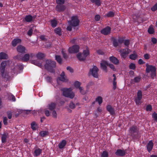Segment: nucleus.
Wrapping results in <instances>:
<instances>
[{"mask_svg":"<svg viewBox=\"0 0 157 157\" xmlns=\"http://www.w3.org/2000/svg\"><path fill=\"white\" fill-rule=\"evenodd\" d=\"M56 62L51 59H47L45 61L44 67L45 69L51 73L55 72L54 68L56 67Z\"/></svg>","mask_w":157,"mask_h":157,"instance_id":"f257e3e1","label":"nucleus"},{"mask_svg":"<svg viewBox=\"0 0 157 157\" xmlns=\"http://www.w3.org/2000/svg\"><path fill=\"white\" fill-rule=\"evenodd\" d=\"M139 129L136 125H133L129 129L130 135L133 138H136L138 136Z\"/></svg>","mask_w":157,"mask_h":157,"instance_id":"f03ea898","label":"nucleus"},{"mask_svg":"<svg viewBox=\"0 0 157 157\" xmlns=\"http://www.w3.org/2000/svg\"><path fill=\"white\" fill-rule=\"evenodd\" d=\"M72 89L71 88H64L61 90L63 92V96L72 99L75 96V94L71 91Z\"/></svg>","mask_w":157,"mask_h":157,"instance_id":"7ed1b4c3","label":"nucleus"},{"mask_svg":"<svg viewBox=\"0 0 157 157\" xmlns=\"http://www.w3.org/2000/svg\"><path fill=\"white\" fill-rule=\"evenodd\" d=\"M14 59L19 60H21L23 62H27L29 59V55L26 53L23 56L22 54H18L14 57Z\"/></svg>","mask_w":157,"mask_h":157,"instance_id":"20e7f679","label":"nucleus"},{"mask_svg":"<svg viewBox=\"0 0 157 157\" xmlns=\"http://www.w3.org/2000/svg\"><path fill=\"white\" fill-rule=\"evenodd\" d=\"M119 52L122 58L124 59L126 58L128 54L131 52V50L129 48H126L121 49Z\"/></svg>","mask_w":157,"mask_h":157,"instance_id":"39448f33","label":"nucleus"},{"mask_svg":"<svg viewBox=\"0 0 157 157\" xmlns=\"http://www.w3.org/2000/svg\"><path fill=\"white\" fill-rule=\"evenodd\" d=\"M137 95V96L135 98L134 101L136 105H140L142 103V102L141 101V100L143 97L142 91L140 90H138Z\"/></svg>","mask_w":157,"mask_h":157,"instance_id":"423d86ee","label":"nucleus"},{"mask_svg":"<svg viewBox=\"0 0 157 157\" xmlns=\"http://www.w3.org/2000/svg\"><path fill=\"white\" fill-rule=\"evenodd\" d=\"M79 20H78L77 16H73L71 18V20L70 21V25L73 26L75 27L79 25Z\"/></svg>","mask_w":157,"mask_h":157,"instance_id":"0eeeda50","label":"nucleus"},{"mask_svg":"<svg viewBox=\"0 0 157 157\" xmlns=\"http://www.w3.org/2000/svg\"><path fill=\"white\" fill-rule=\"evenodd\" d=\"M99 69L98 68L95 66H94L92 69H90V73L95 78H98V71Z\"/></svg>","mask_w":157,"mask_h":157,"instance_id":"6e6552de","label":"nucleus"},{"mask_svg":"<svg viewBox=\"0 0 157 157\" xmlns=\"http://www.w3.org/2000/svg\"><path fill=\"white\" fill-rule=\"evenodd\" d=\"M79 47L78 45H74L68 49L69 52L70 53H76L79 52Z\"/></svg>","mask_w":157,"mask_h":157,"instance_id":"1a4fd4ad","label":"nucleus"},{"mask_svg":"<svg viewBox=\"0 0 157 157\" xmlns=\"http://www.w3.org/2000/svg\"><path fill=\"white\" fill-rule=\"evenodd\" d=\"M127 153L126 150L121 149H118L115 153L116 155L119 156H125Z\"/></svg>","mask_w":157,"mask_h":157,"instance_id":"9d476101","label":"nucleus"},{"mask_svg":"<svg viewBox=\"0 0 157 157\" xmlns=\"http://www.w3.org/2000/svg\"><path fill=\"white\" fill-rule=\"evenodd\" d=\"M111 28L109 26H107L104 28L102 29L101 31V34L105 35H107L109 34L111 32Z\"/></svg>","mask_w":157,"mask_h":157,"instance_id":"9b49d317","label":"nucleus"},{"mask_svg":"<svg viewBox=\"0 0 157 157\" xmlns=\"http://www.w3.org/2000/svg\"><path fill=\"white\" fill-rule=\"evenodd\" d=\"M17 50L18 52L20 53V54L25 53L27 52L26 48L22 45H18L17 48Z\"/></svg>","mask_w":157,"mask_h":157,"instance_id":"f8f14e48","label":"nucleus"},{"mask_svg":"<svg viewBox=\"0 0 157 157\" xmlns=\"http://www.w3.org/2000/svg\"><path fill=\"white\" fill-rule=\"evenodd\" d=\"M154 146V143L152 140H150L148 142L146 146L147 151L149 153L152 150Z\"/></svg>","mask_w":157,"mask_h":157,"instance_id":"ddd939ff","label":"nucleus"},{"mask_svg":"<svg viewBox=\"0 0 157 157\" xmlns=\"http://www.w3.org/2000/svg\"><path fill=\"white\" fill-rule=\"evenodd\" d=\"M146 70V72L147 73H148L150 72H151V73L152 72L156 71V69L154 66L147 64Z\"/></svg>","mask_w":157,"mask_h":157,"instance_id":"4468645a","label":"nucleus"},{"mask_svg":"<svg viewBox=\"0 0 157 157\" xmlns=\"http://www.w3.org/2000/svg\"><path fill=\"white\" fill-rule=\"evenodd\" d=\"M21 42V40L17 37L13 39L11 42L12 46L13 47H15L17 44L20 43Z\"/></svg>","mask_w":157,"mask_h":157,"instance_id":"2eb2a0df","label":"nucleus"},{"mask_svg":"<svg viewBox=\"0 0 157 157\" xmlns=\"http://www.w3.org/2000/svg\"><path fill=\"white\" fill-rule=\"evenodd\" d=\"M109 59L110 61L116 65H117L119 63V60L116 57L111 56L109 57Z\"/></svg>","mask_w":157,"mask_h":157,"instance_id":"dca6fc26","label":"nucleus"},{"mask_svg":"<svg viewBox=\"0 0 157 157\" xmlns=\"http://www.w3.org/2000/svg\"><path fill=\"white\" fill-rule=\"evenodd\" d=\"M106 109L112 115L115 114V109L110 105H108L106 106Z\"/></svg>","mask_w":157,"mask_h":157,"instance_id":"f3484780","label":"nucleus"},{"mask_svg":"<svg viewBox=\"0 0 157 157\" xmlns=\"http://www.w3.org/2000/svg\"><path fill=\"white\" fill-rule=\"evenodd\" d=\"M66 9V7L63 5H57L56 6V10L59 12L64 11Z\"/></svg>","mask_w":157,"mask_h":157,"instance_id":"a211bd4d","label":"nucleus"},{"mask_svg":"<svg viewBox=\"0 0 157 157\" xmlns=\"http://www.w3.org/2000/svg\"><path fill=\"white\" fill-rule=\"evenodd\" d=\"M100 65L101 68L103 70L107 71L106 65H108V63L105 61H103L101 63Z\"/></svg>","mask_w":157,"mask_h":157,"instance_id":"6ab92c4d","label":"nucleus"},{"mask_svg":"<svg viewBox=\"0 0 157 157\" xmlns=\"http://www.w3.org/2000/svg\"><path fill=\"white\" fill-rule=\"evenodd\" d=\"M67 143V141L65 140H63L59 143L58 146L60 149H63Z\"/></svg>","mask_w":157,"mask_h":157,"instance_id":"aec40b11","label":"nucleus"},{"mask_svg":"<svg viewBox=\"0 0 157 157\" xmlns=\"http://www.w3.org/2000/svg\"><path fill=\"white\" fill-rule=\"evenodd\" d=\"M54 32L56 35L59 36H61L62 34V31L61 28L58 27L56 28L54 30Z\"/></svg>","mask_w":157,"mask_h":157,"instance_id":"412c9836","label":"nucleus"},{"mask_svg":"<svg viewBox=\"0 0 157 157\" xmlns=\"http://www.w3.org/2000/svg\"><path fill=\"white\" fill-rule=\"evenodd\" d=\"M42 150L40 148L35 149L33 153V155L35 156H38L42 153Z\"/></svg>","mask_w":157,"mask_h":157,"instance_id":"4be33fe9","label":"nucleus"},{"mask_svg":"<svg viewBox=\"0 0 157 157\" xmlns=\"http://www.w3.org/2000/svg\"><path fill=\"white\" fill-rule=\"evenodd\" d=\"M33 16L31 15H26L24 18V21L26 22H30L33 21Z\"/></svg>","mask_w":157,"mask_h":157,"instance_id":"5701e85b","label":"nucleus"},{"mask_svg":"<svg viewBox=\"0 0 157 157\" xmlns=\"http://www.w3.org/2000/svg\"><path fill=\"white\" fill-rule=\"evenodd\" d=\"M8 136V133L7 132H5L2 135L1 137V141L2 143H4L6 142V139Z\"/></svg>","mask_w":157,"mask_h":157,"instance_id":"b1692460","label":"nucleus"},{"mask_svg":"<svg viewBox=\"0 0 157 157\" xmlns=\"http://www.w3.org/2000/svg\"><path fill=\"white\" fill-rule=\"evenodd\" d=\"M111 40L113 42V46L115 47H117L119 45L118 42L117 41L116 38L115 37H111Z\"/></svg>","mask_w":157,"mask_h":157,"instance_id":"393cba45","label":"nucleus"},{"mask_svg":"<svg viewBox=\"0 0 157 157\" xmlns=\"http://www.w3.org/2000/svg\"><path fill=\"white\" fill-rule=\"evenodd\" d=\"M6 66V63L5 62H2L1 63L0 69L2 74L4 73L5 68Z\"/></svg>","mask_w":157,"mask_h":157,"instance_id":"a878e982","label":"nucleus"},{"mask_svg":"<svg viewBox=\"0 0 157 157\" xmlns=\"http://www.w3.org/2000/svg\"><path fill=\"white\" fill-rule=\"evenodd\" d=\"M82 55L86 58L87 56L90 54V51L87 47H86L85 50H84L82 52Z\"/></svg>","mask_w":157,"mask_h":157,"instance_id":"bb28decb","label":"nucleus"},{"mask_svg":"<svg viewBox=\"0 0 157 157\" xmlns=\"http://www.w3.org/2000/svg\"><path fill=\"white\" fill-rule=\"evenodd\" d=\"M50 23L52 27L54 28L56 27L58 24V22L57 20L55 19L51 20L50 21Z\"/></svg>","mask_w":157,"mask_h":157,"instance_id":"cd10ccee","label":"nucleus"},{"mask_svg":"<svg viewBox=\"0 0 157 157\" xmlns=\"http://www.w3.org/2000/svg\"><path fill=\"white\" fill-rule=\"evenodd\" d=\"M8 58L7 54L4 52L0 53V59H7Z\"/></svg>","mask_w":157,"mask_h":157,"instance_id":"c85d7f7f","label":"nucleus"},{"mask_svg":"<svg viewBox=\"0 0 157 157\" xmlns=\"http://www.w3.org/2000/svg\"><path fill=\"white\" fill-rule=\"evenodd\" d=\"M49 132L46 131H42L40 132V135L42 137L48 135Z\"/></svg>","mask_w":157,"mask_h":157,"instance_id":"c756f323","label":"nucleus"},{"mask_svg":"<svg viewBox=\"0 0 157 157\" xmlns=\"http://www.w3.org/2000/svg\"><path fill=\"white\" fill-rule=\"evenodd\" d=\"M56 60L59 64H61L62 63V59L60 56L56 55L55 56Z\"/></svg>","mask_w":157,"mask_h":157,"instance_id":"7c9ffc66","label":"nucleus"},{"mask_svg":"<svg viewBox=\"0 0 157 157\" xmlns=\"http://www.w3.org/2000/svg\"><path fill=\"white\" fill-rule=\"evenodd\" d=\"M77 56L78 59L80 61H84L86 59L84 56H82V54L80 53L78 54Z\"/></svg>","mask_w":157,"mask_h":157,"instance_id":"2f4dec72","label":"nucleus"},{"mask_svg":"<svg viewBox=\"0 0 157 157\" xmlns=\"http://www.w3.org/2000/svg\"><path fill=\"white\" fill-rule=\"evenodd\" d=\"M56 104L55 103L51 102L48 105V109L51 110H53L56 106Z\"/></svg>","mask_w":157,"mask_h":157,"instance_id":"473e14b6","label":"nucleus"},{"mask_svg":"<svg viewBox=\"0 0 157 157\" xmlns=\"http://www.w3.org/2000/svg\"><path fill=\"white\" fill-rule=\"evenodd\" d=\"M45 56L44 54L41 52H39L36 55V56L37 58L40 59H42Z\"/></svg>","mask_w":157,"mask_h":157,"instance_id":"72a5a7b5","label":"nucleus"},{"mask_svg":"<svg viewBox=\"0 0 157 157\" xmlns=\"http://www.w3.org/2000/svg\"><path fill=\"white\" fill-rule=\"evenodd\" d=\"M32 62L33 63L38 66L39 67H42L43 66L42 63L39 61L37 60L33 61Z\"/></svg>","mask_w":157,"mask_h":157,"instance_id":"f704fd0d","label":"nucleus"},{"mask_svg":"<svg viewBox=\"0 0 157 157\" xmlns=\"http://www.w3.org/2000/svg\"><path fill=\"white\" fill-rule=\"evenodd\" d=\"M95 101L98 102L99 105H100L102 102L103 99L102 98L101 96L98 97L95 99Z\"/></svg>","mask_w":157,"mask_h":157,"instance_id":"c9c22d12","label":"nucleus"},{"mask_svg":"<svg viewBox=\"0 0 157 157\" xmlns=\"http://www.w3.org/2000/svg\"><path fill=\"white\" fill-rule=\"evenodd\" d=\"M91 2L93 3H94L98 6H100L101 3L100 0H91Z\"/></svg>","mask_w":157,"mask_h":157,"instance_id":"e433bc0d","label":"nucleus"},{"mask_svg":"<svg viewBox=\"0 0 157 157\" xmlns=\"http://www.w3.org/2000/svg\"><path fill=\"white\" fill-rule=\"evenodd\" d=\"M147 32L150 34H153L154 33V30L152 25L150 26L148 29Z\"/></svg>","mask_w":157,"mask_h":157,"instance_id":"4c0bfd02","label":"nucleus"},{"mask_svg":"<svg viewBox=\"0 0 157 157\" xmlns=\"http://www.w3.org/2000/svg\"><path fill=\"white\" fill-rule=\"evenodd\" d=\"M114 12L112 11H110L106 14V16L108 17H112L114 16Z\"/></svg>","mask_w":157,"mask_h":157,"instance_id":"58836bf2","label":"nucleus"},{"mask_svg":"<svg viewBox=\"0 0 157 157\" xmlns=\"http://www.w3.org/2000/svg\"><path fill=\"white\" fill-rule=\"evenodd\" d=\"M31 128L33 130H35L36 129L37 125L36 122L33 121L32 122L31 124Z\"/></svg>","mask_w":157,"mask_h":157,"instance_id":"ea45409f","label":"nucleus"},{"mask_svg":"<svg viewBox=\"0 0 157 157\" xmlns=\"http://www.w3.org/2000/svg\"><path fill=\"white\" fill-rule=\"evenodd\" d=\"M108 153L106 151H103L101 153V157H108Z\"/></svg>","mask_w":157,"mask_h":157,"instance_id":"a19ab883","label":"nucleus"},{"mask_svg":"<svg viewBox=\"0 0 157 157\" xmlns=\"http://www.w3.org/2000/svg\"><path fill=\"white\" fill-rule=\"evenodd\" d=\"M57 81H58V80L61 81L63 82H66L67 81V80L65 78V77L62 76L58 77L57 79Z\"/></svg>","mask_w":157,"mask_h":157,"instance_id":"79ce46f5","label":"nucleus"},{"mask_svg":"<svg viewBox=\"0 0 157 157\" xmlns=\"http://www.w3.org/2000/svg\"><path fill=\"white\" fill-rule=\"evenodd\" d=\"M137 57V55L136 54H133L130 55L129 56V58L131 59L135 60Z\"/></svg>","mask_w":157,"mask_h":157,"instance_id":"37998d69","label":"nucleus"},{"mask_svg":"<svg viewBox=\"0 0 157 157\" xmlns=\"http://www.w3.org/2000/svg\"><path fill=\"white\" fill-rule=\"evenodd\" d=\"M81 84L80 82L78 81H76L74 83V86L76 88L79 89L80 87H81L80 86Z\"/></svg>","mask_w":157,"mask_h":157,"instance_id":"c03bdc74","label":"nucleus"},{"mask_svg":"<svg viewBox=\"0 0 157 157\" xmlns=\"http://www.w3.org/2000/svg\"><path fill=\"white\" fill-rule=\"evenodd\" d=\"M16 67L18 68L20 71L22 70L23 69V65L21 63L18 64Z\"/></svg>","mask_w":157,"mask_h":157,"instance_id":"a18cd8bd","label":"nucleus"},{"mask_svg":"<svg viewBox=\"0 0 157 157\" xmlns=\"http://www.w3.org/2000/svg\"><path fill=\"white\" fill-rule=\"evenodd\" d=\"M56 2L58 5H63L65 2V0H56Z\"/></svg>","mask_w":157,"mask_h":157,"instance_id":"49530a36","label":"nucleus"},{"mask_svg":"<svg viewBox=\"0 0 157 157\" xmlns=\"http://www.w3.org/2000/svg\"><path fill=\"white\" fill-rule=\"evenodd\" d=\"M69 107L72 109H74L75 107V105L72 101H71L69 105Z\"/></svg>","mask_w":157,"mask_h":157,"instance_id":"de8ad7c7","label":"nucleus"},{"mask_svg":"<svg viewBox=\"0 0 157 157\" xmlns=\"http://www.w3.org/2000/svg\"><path fill=\"white\" fill-rule=\"evenodd\" d=\"M136 67L135 64L133 63H131L129 65V68L130 69L134 70Z\"/></svg>","mask_w":157,"mask_h":157,"instance_id":"09e8293b","label":"nucleus"},{"mask_svg":"<svg viewBox=\"0 0 157 157\" xmlns=\"http://www.w3.org/2000/svg\"><path fill=\"white\" fill-rule=\"evenodd\" d=\"M141 77L140 76H137L135 77L134 79V81L135 82H140L141 79Z\"/></svg>","mask_w":157,"mask_h":157,"instance_id":"8fccbe9b","label":"nucleus"},{"mask_svg":"<svg viewBox=\"0 0 157 157\" xmlns=\"http://www.w3.org/2000/svg\"><path fill=\"white\" fill-rule=\"evenodd\" d=\"M152 117L155 121H157V114L155 112L152 114Z\"/></svg>","mask_w":157,"mask_h":157,"instance_id":"3c124183","label":"nucleus"},{"mask_svg":"<svg viewBox=\"0 0 157 157\" xmlns=\"http://www.w3.org/2000/svg\"><path fill=\"white\" fill-rule=\"evenodd\" d=\"M124 45L127 46V47H128L130 44V42L129 40H124Z\"/></svg>","mask_w":157,"mask_h":157,"instance_id":"603ef678","label":"nucleus"},{"mask_svg":"<svg viewBox=\"0 0 157 157\" xmlns=\"http://www.w3.org/2000/svg\"><path fill=\"white\" fill-rule=\"evenodd\" d=\"M151 10L153 11L157 10V3L151 8Z\"/></svg>","mask_w":157,"mask_h":157,"instance_id":"864d4df0","label":"nucleus"},{"mask_svg":"<svg viewBox=\"0 0 157 157\" xmlns=\"http://www.w3.org/2000/svg\"><path fill=\"white\" fill-rule=\"evenodd\" d=\"M152 109V106L151 105H147V106L146 107V110L147 111H151Z\"/></svg>","mask_w":157,"mask_h":157,"instance_id":"5fc2aeb1","label":"nucleus"},{"mask_svg":"<svg viewBox=\"0 0 157 157\" xmlns=\"http://www.w3.org/2000/svg\"><path fill=\"white\" fill-rule=\"evenodd\" d=\"M80 90V93L82 95H84L86 94V91L84 90L82 87H80L79 89Z\"/></svg>","mask_w":157,"mask_h":157,"instance_id":"6e6d98bb","label":"nucleus"},{"mask_svg":"<svg viewBox=\"0 0 157 157\" xmlns=\"http://www.w3.org/2000/svg\"><path fill=\"white\" fill-rule=\"evenodd\" d=\"M97 53L98 55H103L104 54V52L101 50L99 49L97 51Z\"/></svg>","mask_w":157,"mask_h":157,"instance_id":"4d7b16f0","label":"nucleus"},{"mask_svg":"<svg viewBox=\"0 0 157 157\" xmlns=\"http://www.w3.org/2000/svg\"><path fill=\"white\" fill-rule=\"evenodd\" d=\"M33 33V29L32 28H30L28 31L27 33V34L29 36H31Z\"/></svg>","mask_w":157,"mask_h":157,"instance_id":"13d9d810","label":"nucleus"},{"mask_svg":"<svg viewBox=\"0 0 157 157\" xmlns=\"http://www.w3.org/2000/svg\"><path fill=\"white\" fill-rule=\"evenodd\" d=\"M156 71L152 72L151 73V77L152 79H154L155 77L156 76Z\"/></svg>","mask_w":157,"mask_h":157,"instance_id":"bf43d9fd","label":"nucleus"},{"mask_svg":"<svg viewBox=\"0 0 157 157\" xmlns=\"http://www.w3.org/2000/svg\"><path fill=\"white\" fill-rule=\"evenodd\" d=\"M151 41L154 44H155L157 43V40L156 38L155 37H152L151 38Z\"/></svg>","mask_w":157,"mask_h":157,"instance_id":"052dcab7","label":"nucleus"},{"mask_svg":"<svg viewBox=\"0 0 157 157\" xmlns=\"http://www.w3.org/2000/svg\"><path fill=\"white\" fill-rule=\"evenodd\" d=\"M10 95H11V100L13 101H16V98L15 97V96L12 94H10V95H9V98H10Z\"/></svg>","mask_w":157,"mask_h":157,"instance_id":"680f3d73","label":"nucleus"},{"mask_svg":"<svg viewBox=\"0 0 157 157\" xmlns=\"http://www.w3.org/2000/svg\"><path fill=\"white\" fill-rule=\"evenodd\" d=\"M100 18H101V17H100V16L99 15H96L95 16L94 18H95V20L96 21H98L100 19Z\"/></svg>","mask_w":157,"mask_h":157,"instance_id":"e2e57ef3","label":"nucleus"},{"mask_svg":"<svg viewBox=\"0 0 157 157\" xmlns=\"http://www.w3.org/2000/svg\"><path fill=\"white\" fill-rule=\"evenodd\" d=\"M62 53L63 57L65 59H67V58L68 56L62 50Z\"/></svg>","mask_w":157,"mask_h":157,"instance_id":"0e129e2a","label":"nucleus"},{"mask_svg":"<svg viewBox=\"0 0 157 157\" xmlns=\"http://www.w3.org/2000/svg\"><path fill=\"white\" fill-rule=\"evenodd\" d=\"M7 115L8 116V118L9 119H11L12 117V114L11 112H7Z\"/></svg>","mask_w":157,"mask_h":157,"instance_id":"69168bd1","label":"nucleus"},{"mask_svg":"<svg viewBox=\"0 0 157 157\" xmlns=\"http://www.w3.org/2000/svg\"><path fill=\"white\" fill-rule=\"evenodd\" d=\"M44 112L46 116L47 117H48L50 115V112L49 110L47 109H45L44 110Z\"/></svg>","mask_w":157,"mask_h":157,"instance_id":"338daca9","label":"nucleus"},{"mask_svg":"<svg viewBox=\"0 0 157 157\" xmlns=\"http://www.w3.org/2000/svg\"><path fill=\"white\" fill-rule=\"evenodd\" d=\"M7 119L6 117H5L3 118V124L5 125H7Z\"/></svg>","mask_w":157,"mask_h":157,"instance_id":"774afa93","label":"nucleus"}]
</instances>
